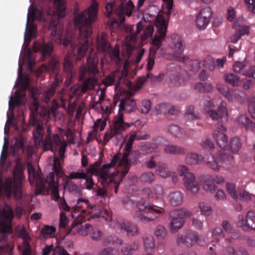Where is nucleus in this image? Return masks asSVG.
<instances>
[{
    "label": "nucleus",
    "mask_w": 255,
    "mask_h": 255,
    "mask_svg": "<svg viewBox=\"0 0 255 255\" xmlns=\"http://www.w3.org/2000/svg\"><path fill=\"white\" fill-rule=\"evenodd\" d=\"M98 10V5L96 2H93L90 6L83 12L76 13L74 17V26L76 29H78L79 35L78 38V43L74 42L72 33L67 31L63 37V28H58L59 24L58 19L52 18L50 21L48 26V31L50 32L51 41L46 43L43 41L42 43L34 42L33 49L35 52L40 51L42 61L45 60L48 57L51 56L53 50L52 40L57 43L62 44L64 46L70 44L71 53H69L65 57L63 62V69L68 74L67 78L65 82V84L69 85L70 80L76 71L73 64L72 54L75 55V51L77 48L76 53L77 60H81L84 57L89 48V37L92 33V24L97 19Z\"/></svg>",
    "instance_id": "1"
},
{
    "label": "nucleus",
    "mask_w": 255,
    "mask_h": 255,
    "mask_svg": "<svg viewBox=\"0 0 255 255\" xmlns=\"http://www.w3.org/2000/svg\"><path fill=\"white\" fill-rule=\"evenodd\" d=\"M87 66L84 64L80 66L79 80L83 81L85 79L87 73L92 77L87 78L84 81L82 86V90L83 92L94 88L95 84L97 82V78L95 76L99 73L98 68V58L95 54L90 53L87 57Z\"/></svg>",
    "instance_id": "2"
},
{
    "label": "nucleus",
    "mask_w": 255,
    "mask_h": 255,
    "mask_svg": "<svg viewBox=\"0 0 255 255\" xmlns=\"http://www.w3.org/2000/svg\"><path fill=\"white\" fill-rule=\"evenodd\" d=\"M138 211L134 215V218L142 222L147 223L154 221L157 217L152 215L154 213L158 215H164V208L155 205H149L143 199L137 202L136 204Z\"/></svg>",
    "instance_id": "3"
},
{
    "label": "nucleus",
    "mask_w": 255,
    "mask_h": 255,
    "mask_svg": "<svg viewBox=\"0 0 255 255\" xmlns=\"http://www.w3.org/2000/svg\"><path fill=\"white\" fill-rule=\"evenodd\" d=\"M120 158V153L114 155L110 163L103 165L101 168L98 169L94 164H92L88 168L87 173L92 174H96L99 178V180L103 187L108 185L109 183L113 180L112 176H110V169L118 165V161Z\"/></svg>",
    "instance_id": "4"
},
{
    "label": "nucleus",
    "mask_w": 255,
    "mask_h": 255,
    "mask_svg": "<svg viewBox=\"0 0 255 255\" xmlns=\"http://www.w3.org/2000/svg\"><path fill=\"white\" fill-rule=\"evenodd\" d=\"M14 211L11 207L6 203L0 212V242L7 240V233L12 232V222L14 219Z\"/></svg>",
    "instance_id": "5"
},
{
    "label": "nucleus",
    "mask_w": 255,
    "mask_h": 255,
    "mask_svg": "<svg viewBox=\"0 0 255 255\" xmlns=\"http://www.w3.org/2000/svg\"><path fill=\"white\" fill-rule=\"evenodd\" d=\"M136 109V103L134 100L130 98H126L120 100L119 109V118L115 122V127L117 130H125L129 128L132 124L126 123L124 121L123 111L127 113L134 112Z\"/></svg>",
    "instance_id": "6"
},
{
    "label": "nucleus",
    "mask_w": 255,
    "mask_h": 255,
    "mask_svg": "<svg viewBox=\"0 0 255 255\" xmlns=\"http://www.w3.org/2000/svg\"><path fill=\"white\" fill-rule=\"evenodd\" d=\"M47 134L45 137V150H50L52 152L58 150L59 156L62 159L64 157L67 142L61 139L57 134H55L52 137L51 136V130L49 127L47 129Z\"/></svg>",
    "instance_id": "7"
},
{
    "label": "nucleus",
    "mask_w": 255,
    "mask_h": 255,
    "mask_svg": "<svg viewBox=\"0 0 255 255\" xmlns=\"http://www.w3.org/2000/svg\"><path fill=\"white\" fill-rule=\"evenodd\" d=\"M6 197L10 198L13 193L14 198L16 200H21L24 196L22 182L20 178L19 179L6 178L4 188Z\"/></svg>",
    "instance_id": "8"
},
{
    "label": "nucleus",
    "mask_w": 255,
    "mask_h": 255,
    "mask_svg": "<svg viewBox=\"0 0 255 255\" xmlns=\"http://www.w3.org/2000/svg\"><path fill=\"white\" fill-rule=\"evenodd\" d=\"M185 161L188 164L190 165L198 164L205 161L207 165L214 170H218L220 167L214 156H211V160H210L208 157H203L196 153H189L186 155Z\"/></svg>",
    "instance_id": "9"
},
{
    "label": "nucleus",
    "mask_w": 255,
    "mask_h": 255,
    "mask_svg": "<svg viewBox=\"0 0 255 255\" xmlns=\"http://www.w3.org/2000/svg\"><path fill=\"white\" fill-rule=\"evenodd\" d=\"M28 180L31 185L35 182L36 194H44L47 190V181L43 179L41 175L35 172L34 167L31 165H28Z\"/></svg>",
    "instance_id": "10"
},
{
    "label": "nucleus",
    "mask_w": 255,
    "mask_h": 255,
    "mask_svg": "<svg viewBox=\"0 0 255 255\" xmlns=\"http://www.w3.org/2000/svg\"><path fill=\"white\" fill-rule=\"evenodd\" d=\"M136 139V134H130L126 143L125 150L122 158H120L118 161V165L123 167L122 173L123 176H125L128 172L130 168V162L128 160V156L132 148V145L133 141Z\"/></svg>",
    "instance_id": "11"
},
{
    "label": "nucleus",
    "mask_w": 255,
    "mask_h": 255,
    "mask_svg": "<svg viewBox=\"0 0 255 255\" xmlns=\"http://www.w3.org/2000/svg\"><path fill=\"white\" fill-rule=\"evenodd\" d=\"M169 215L171 219L169 225V229L171 233H176L183 227L185 223L186 212L183 209H175L171 211Z\"/></svg>",
    "instance_id": "12"
},
{
    "label": "nucleus",
    "mask_w": 255,
    "mask_h": 255,
    "mask_svg": "<svg viewBox=\"0 0 255 255\" xmlns=\"http://www.w3.org/2000/svg\"><path fill=\"white\" fill-rule=\"evenodd\" d=\"M85 213V210H81L80 213L75 217L76 219L72 224V229L76 230L79 234L82 236L87 235L92 230V226L89 223H86L84 225H82V223L86 220L84 217Z\"/></svg>",
    "instance_id": "13"
},
{
    "label": "nucleus",
    "mask_w": 255,
    "mask_h": 255,
    "mask_svg": "<svg viewBox=\"0 0 255 255\" xmlns=\"http://www.w3.org/2000/svg\"><path fill=\"white\" fill-rule=\"evenodd\" d=\"M171 39L170 46L173 51L175 59L178 61L184 62L188 58L183 54L185 45L182 38L178 34H174L172 35Z\"/></svg>",
    "instance_id": "14"
},
{
    "label": "nucleus",
    "mask_w": 255,
    "mask_h": 255,
    "mask_svg": "<svg viewBox=\"0 0 255 255\" xmlns=\"http://www.w3.org/2000/svg\"><path fill=\"white\" fill-rule=\"evenodd\" d=\"M158 32L156 34L152 40V44L155 48L154 54L160 47L162 41L165 38L167 29V22L164 17L159 18L158 20Z\"/></svg>",
    "instance_id": "15"
},
{
    "label": "nucleus",
    "mask_w": 255,
    "mask_h": 255,
    "mask_svg": "<svg viewBox=\"0 0 255 255\" xmlns=\"http://www.w3.org/2000/svg\"><path fill=\"white\" fill-rule=\"evenodd\" d=\"M82 202H83L85 204L87 208H89L90 209H92L93 208L90 205L89 200L84 198L78 199L77 202L76 206L72 208H71L67 205L64 198L61 199L60 202L58 203V205L60 209L63 210L66 212H71L72 217L74 218L77 216L76 214L78 213H80L81 210H82L81 209L82 206L80 204Z\"/></svg>",
    "instance_id": "16"
},
{
    "label": "nucleus",
    "mask_w": 255,
    "mask_h": 255,
    "mask_svg": "<svg viewBox=\"0 0 255 255\" xmlns=\"http://www.w3.org/2000/svg\"><path fill=\"white\" fill-rule=\"evenodd\" d=\"M198 239L199 237L196 232L187 231L178 235L177 244L179 246L185 245L187 247H191L198 242Z\"/></svg>",
    "instance_id": "17"
},
{
    "label": "nucleus",
    "mask_w": 255,
    "mask_h": 255,
    "mask_svg": "<svg viewBox=\"0 0 255 255\" xmlns=\"http://www.w3.org/2000/svg\"><path fill=\"white\" fill-rule=\"evenodd\" d=\"M204 113L206 114L213 121L221 120V124L226 122L228 118V113L226 104L223 102L219 106L217 111L208 110H204ZM220 124V123H219Z\"/></svg>",
    "instance_id": "18"
},
{
    "label": "nucleus",
    "mask_w": 255,
    "mask_h": 255,
    "mask_svg": "<svg viewBox=\"0 0 255 255\" xmlns=\"http://www.w3.org/2000/svg\"><path fill=\"white\" fill-rule=\"evenodd\" d=\"M212 15V11L210 7H206L202 8L196 16V24L198 28L200 30H204L206 28L209 24Z\"/></svg>",
    "instance_id": "19"
},
{
    "label": "nucleus",
    "mask_w": 255,
    "mask_h": 255,
    "mask_svg": "<svg viewBox=\"0 0 255 255\" xmlns=\"http://www.w3.org/2000/svg\"><path fill=\"white\" fill-rule=\"evenodd\" d=\"M216 127L218 129L214 130L212 133L213 137L222 149H226V147L228 146V139L227 135L223 132L226 131L227 128L223 124L220 123L216 124Z\"/></svg>",
    "instance_id": "20"
},
{
    "label": "nucleus",
    "mask_w": 255,
    "mask_h": 255,
    "mask_svg": "<svg viewBox=\"0 0 255 255\" xmlns=\"http://www.w3.org/2000/svg\"><path fill=\"white\" fill-rule=\"evenodd\" d=\"M31 123L36 128L33 131V136L36 146L43 145L45 150V138H43L44 129L42 124L37 122V119L34 116L31 118Z\"/></svg>",
    "instance_id": "21"
},
{
    "label": "nucleus",
    "mask_w": 255,
    "mask_h": 255,
    "mask_svg": "<svg viewBox=\"0 0 255 255\" xmlns=\"http://www.w3.org/2000/svg\"><path fill=\"white\" fill-rule=\"evenodd\" d=\"M183 181L187 191L194 194L198 192L199 186L193 173H186L183 178Z\"/></svg>",
    "instance_id": "22"
},
{
    "label": "nucleus",
    "mask_w": 255,
    "mask_h": 255,
    "mask_svg": "<svg viewBox=\"0 0 255 255\" xmlns=\"http://www.w3.org/2000/svg\"><path fill=\"white\" fill-rule=\"evenodd\" d=\"M164 190L162 186L159 184L155 185L152 190L149 187L142 190V194L149 199L159 200L163 197Z\"/></svg>",
    "instance_id": "23"
},
{
    "label": "nucleus",
    "mask_w": 255,
    "mask_h": 255,
    "mask_svg": "<svg viewBox=\"0 0 255 255\" xmlns=\"http://www.w3.org/2000/svg\"><path fill=\"white\" fill-rule=\"evenodd\" d=\"M62 81L63 78L61 75H59L58 73H56L54 81L52 82L50 88H48L43 94L44 102L48 103L49 102L51 98L53 97L55 93L56 88Z\"/></svg>",
    "instance_id": "24"
},
{
    "label": "nucleus",
    "mask_w": 255,
    "mask_h": 255,
    "mask_svg": "<svg viewBox=\"0 0 255 255\" xmlns=\"http://www.w3.org/2000/svg\"><path fill=\"white\" fill-rule=\"evenodd\" d=\"M121 232L126 234L128 236H137L138 235V228L134 224L126 221H122V223L120 225Z\"/></svg>",
    "instance_id": "25"
},
{
    "label": "nucleus",
    "mask_w": 255,
    "mask_h": 255,
    "mask_svg": "<svg viewBox=\"0 0 255 255\" xmlns=\"http://www.w3.org/2000/svg\"><path fill=\"white\" fill-rule=\"evenodd\" d=\"M168 131L173 136L180 139H187L189 137L190 134L185 129L178 126L171 124L168 126Z\"/></svg>",
    "instance_id": "26"
},
{
    "label": "nucleus",
    "mask_w": 255,
    "mask_h": 255,
    "mask_svg": "<svg viewBox=\"0 0 255 255\" xmlns=\"http://www.w3.org/2000/svg\"><path fill=\"white\" fill-rule=\"evenodd\" d=\"M240 224L244 230H255V212L249 211L247 214L246 220L243 219Z\"/></svg>",
    "instance_id": "27"
},
{
    "label": "nucleus",
    "mask_w": 255,
    "mask_h": 255,
    "mask_svg": "<svg viewBox=\"0 0 255 255\" xmlns=\"http://www.w3.org/2000/svg\"><path fill=\"white\" fill-rule=\"evenodd\" d=\"M167 199L170 205L173 207L181 206L184 200V194L181 191H176L170 193Z\"/></svg>",
    "instance_id": "28"
},
{
    "label": "nucleus",
    "mask_w": 255,
    "mask_h": 255,
    "mask_svg": "<svg viewBox=\"0 0 255 255\" xmlns=\"http://www.w3.org/2000/svg\"><path fill=\"white\" fill-rule=\"evenodd\" d=\"M163 151L167 154L174 155H183L186 153V150L183 147L172 144L165 145Z\"/></svg>",
    "instance_id": "29"
},
{
    "label": "nucleus",
    "mask_w": 255,
    "mask_h": 255,
    "mask_svg": "<svg viewBox=\"0 0 255 255\" xmlns=\"http://www.w3.org/2000/svg\"><path fill=\"white\" fill-rule=\"evenodd\" d=\"M238 124L244 127L246 130L255 131V123L245 114L240 115L238 118Z\"/></svg>",
    "instance_id": "30"
},
{
    "label": "nucleus",
    "mask_w": 255,
    "mask_h": 255,
    "mask_svg": "<svg viewBox=\"0 0 255 255\" xmlns=\"http://www.w3.org/2000/svg\"><path fill=\"white\" fill-rule=\"evenodd\" d=\"M134 8V5L131 0H129L127 3H121L117 9V12L120 16L124 14H126L128 16H130Z\"/></svg>",
    "instance_id": "31"
},
{
    "label": "nucleus",
    "mask_w": 255,
    "mask_h": 255,
    "mask_svg": "<svg viewBox=\"0 0 255 255\" xmlns=\"http://www.w3.org/2000/svg\"><path fill=\"white\" fill-rule=\"evenodd\" d=\"M52 252L53 255H70L62 247L54 248L53 245H46L42 251V255H49Z\"/></svg>",
    "instance_id": "32"
},
{
    "label": "nucleus",
    "mask_w": 255,
    "mask_h": 255,
    "mask_svg": "<svg viewBox=\"0 0 255 255\" xmlns=\"http://www.w3.org/2000/svg\"><path fill=\"white\" fill-rule=\"evenodd\" d=\"M249 34V27L248 26H240L236 29V32L231 36V41L233 43H237L243 36Z\"/></svg>",
    "instance_id": "33"
},
{
    "label": "nucleus",
    "mask_w": 255,
    "mask_h": 255,
    "mask_svg": "<svg viewBox=\"0 0 255 255\" xmlns=\"http://www.w3.org/2000/svg\"><path fill=\"white\" fill-rule=\"evenodd\" d=\"M225 149H222L217 154V160L223 165H228L233 160V156L227 152Z\"/></svg>",
    "instance_id": "34"
},
{
    "label": "nucleus",
    "mask_w": 255,
    "mask_h": 255,
    "mask_svg": "<svg viewBox=\"0 0 255 255\" xmlns=\"http://www.w3.org/2000/svg\"><path fill=\"white\" fill-rule=\"evenodd\" d=\"M242 142L240 138L238 136L232 137L228 143V146L226 149L230 150L233 153H237L241 149Z\"/></svg>",
    "instance_id": "35"
},
{
    "label": "nucleus",
    "mask_w": 255,
    "mask_h": 255,
    "mask_svg": "<svg viewBox=\"0 0 255 255\" xmlns=\"http://www.w3.org/2000/svg\"><path fill=\"white\" fill-rule=\"evenodd\" d=\"M143 241L144 244V249L147 253V254H151L154 248V241L153 237L152 235H146L143 237Z\"/></svg>",
    "instance_id": "36"
},
{
    "label": "nucleus",
    "mask_w": 255,
    "mask_h": 255,
    "mask_svg": "<svg viewBox=\"0 0 255 255\" xmlns=\"http://www.w3.org/2000/svg\"><path fill=\"white\" fill-rule=\"evenodd\" d=\"M194 89L201 93H206L211 92L213 87L209 83L197 82L194 85Z\"/></svg>",
    "instance_id": "37"
},
{
    "label": "nucleus",
    "mask_w": 255,
    "mask_h": 255,
    "mask_svg": "<svg viewBox=\"0 0 255 255\" xmlns=\"http://www.w3.org/2000/svg\"><path fill=\"white\" fill-rule=\"evenodd\" d=\"M184 118L187 121H193L196 120H200V116L198 112L195 111V107L190 106L187 109Z\"/></svg>",
    "instance_id": "38"
},
{
    "label": "nucleus",
    "mask_w": 255,
    "mask_h": 255,
    "mask_svg": "<svg viewBox=\"0 0 255 255\" xmlns=\"http://www.w3.org/2000/svg\"><path fill=\"white\" fill-rule=\"evenodd\" d=\"M156 172L160 176L164 178L170 176V172L168 170L167 164L162 162L157 163Z\"/></svg>",
    "instance_id": "39"
},
{
    "label": "nucleus",
    "mask_w": 255,
    "mask_h": 255,
    "mask_svg": "<svg viewBox=\"0 0 255 255\" xmlns=\"http://www.w3.org/2000/svg\"><path fill=\"white\" fill-rule=\"evenodd\" d=\"M91 214L92 218H98L102 217L105 220H109L110 219V211L107 209H104L103 210L100 209H94L92 211H89Z\"/></svg>",
    "instance_id": "40"
},
{
    "label": "nucleus",
    "mask_w": 255,
    "mask_h": 255,
    "mask_svg": "<svg viewBox=\"0 0 255 255\" xmlns=\"http://www.w3.org/2000/svg\"><path fill=\"white\" fill-rule=\"evenodd\" d=\"M224 79L227 83L234 87L239 86L241 84L240 77L233 73H226Z\"/></svg>",
    "instance_id": "41"
},
{
    "label": "nucleus",
    "mask_w": 255,
    "mask_h": 255,
    "mask_svg": "<svg viewBox=\"0 0 255 255\" xmlns=\"http://www.w3.org/2000/svg\"><path fill=\"white\" fill-rule=\"evenodd\" d=\"M213 177L211 176H207L205 177L204 183V189L210 193H213L216 190V185L213 181Z\"/></svg>",
    "instance_id": "42"
},
{
    "label": "nucleus",
    "mask_w": 255,
    "mask_h": 255,
    "mask_svg": "<svg viewBox=\"0 0 255 255\" xmlns=\"http://www.w3.org/2000/svg\"><path fill=\"white\" fill-rule=\"evenodd\" d=\"M155 179L156 176L151 171L144 172L139 177L140 181L144 183L151 184Z\"/></svg>",
    "instance_id": "43"
},
{
    "label": "nucleus",
    "mask_w": 255,
    "mask_h": 255,
    "mask_svg": "<svg viewBox=\"0 0 255 255\" xmlns=\"http://www.w3.org/2000/svg\"><path fill=\"white\" fill-rule=\"evenodd\" d=\"M138 248V244L133 242L131 244H125L122 249V252L124 255H131L133 251L136 250Z\"/></svg>",
    "instance_id": "44"
},
{
    "label": "nucleus",
    "mask_w": 255,
    "mask_h": 255,
    "mask_svg": "<svg viewBox=\"0 0 255 255\" xmlns=\"http://www.w3.org/2000/svg\"><path fill=\"white\" fill-rule=\"evenodd\" d=\"M119 74V71H115L108 76H107L102 81V84L106 86H110L114 84L116 79L118 78V75Z\"/></svg>",
    "instance_id": "45"
},
{
    "label": "nucleus",
    "mask_w": 255,
    "mask_h": 255,
    "mask_svg": "<svg viewBox=\"0 0 255 255\" xmlns=\"http://www.w3.org/2000/svg\"><path fill=\"white\" fill-rule=\"evenodd\" d=\"M201 146L203 150L210 153L211 156H213L212 151L214 149V144L211 139L206 138L201 142Z\"/></svg>",
    "instance_id": "46"
},
{
    "label": "nucleus",
    "mask_w": 255,
    "mask_h": 255,
    "mask_svg": "<svg viewBox=\"0 0 255 255\" xmlns=\"http://www.w3.org/2000/svg\"><path fill=\"white\" fill-rule=\"evenodd\" d=\"M60 64L58 60L55 57H52L49 61L48 68L53 73H56L59 69Z\"/></svg>",
    "instance_id": "47"
},
{
    "label": "nucleus",
    "mask_w": 255,
    "mask_h": 255,
    "mask_svg": "<svg viewBox=\"0 0 255 255\" xmlns=\"http://www.w3.org/2000/svg\"><path fill=\"white\" fill-rule=\"evenodd\" d=\"M128 62L125 61L124 64V65H123V69H122V73H121V76H119V75H118V79L116 81V84L115 85L116 89L120 85L121 81L122 78L123 77H126L128 76Z\"/></svg>",
    "instance_id": "48"
},
{
    "label": "nucleus",
    "mask_w": 255,
    "mask_h": 255,
    "mask_svg": "<svg viewBox=\"0 0 255 255\" xmlns=\"http://www.w3.org/2000/svg\"><path fill=\"white\" fill-rule=\"evenodd\" d=\"M166 142V138L161 136H157L153 138L151 144L155 150H156V149Z\"/></svg>",
    "instance_id": "49"
},
{
    "label": "nucleus",
    "mask_w": 255,
    "mask_h": 255,
    "mask_svg": "<svg viewBox=\"0 0 255 255\" xmlns=\"http://www.w3.org/2000/svg\"><path fill=\"white\" fill-rule=\"evenodd\" d=\"M104 233L98 228H93L90 232V237L92 240L95 241H100L103 239Z\"/></svg>",
    "instance_id": "50"
},
{
    "label": "nucleus",
    "mask_w": 255,
    "mask_h": 255,
    "mask_svg": "<svg viewBox=\"0 0 255 255\" xmlns=\"http://www.w3.org/2000/svg\"><path fill=\"white\" fill-rule=\"evenodd\" d=\"M154 234L157 238L163 239L167 235V231L163 225H158L155 229Z\"/></svg>",
    "instance_id": "51"
},
{
    "label": "nucleus",
    "mask_w": 255,
    "mask_h": 255,
    "mask_svg": "<svg viewBox=\"0 0 255 255\" xmlns=\"http://www.w3.org/2000/svg\"><path fill=\"white\" fill-rule=\"evenodd\" d=\"M242 94H243V92L239 90H231L230 92V95H229L231 99L227 98V99L230 102L239 101Z\"/></svg>",
    "instance_id": "52"
},
{
    "label": "nucleus",
    "mask_w": 255,
    "mask_h": 255,
    "mask_svg": "<svg viewBox=\"0 0 255 255\" xmlns=\"http://www.w3.org/2000/svg\"><path fill=\"white\" fill-rule=\"evenodd\" d=\"M26 30L30 37L33 38L35 36L37 31V28L36 26L34 24V21H32V20H29V21L28 23V21L27 20Z\"/></svg>",
    "instance_id": "53"
},
{
    "label": "nucleus",
    "mask_w": 255,
    "mask_h": 255,
    "mask_svg": "<svg viewBox=\"0 0 255 255\" xmlns=\"http://www.w3.org/2000/svg\"><path fill=\"white\" fill-rule=\"evenodd\" d=\"M216 88L218 91L220 92L223 95H224L226 99L230 98L229 97L230 91L229 87L225 84H217L216 85Z\"/></svg>",
    "instance_id": "54"
},
{
    "label": "nucleus",
    "mask_w": 255,
    "mask_h": 255,
    "mask_svg": "<svg viewBox=\"0 0 255 255\" xmlns=\"http://www.w3.org/2000/svg\"><path fill=\"white\" fill-rule=\"evenodd\" d=\"M199 207L201 213L205 216H210L212 213L213 210L211 206L204 202L200 203Z\"/></svg>",
    "instance_id": "55"
},
{
    "label": "nucleus",
    "mask_w": 255,
    "mask_h": 255,
    "mask_svg": "<svg viewBox=\"0 0 255 255\" xmlns=\"http://www.w3.org/2000/svg\"><path fill=\"white\" fill-rule=\"evenodd\" d=\"M226 187L227 192L232 196L233 198L236 200L238 198V195L236 190V185L232 183H227Z\"/></svg>",
    "instance_id": "56"
},
{
    "label": "nucleus",
    "mask_w": 255,
    "mask_h": 255,
    "mask_svg": "<svg viewBox=\"0 0 255 255\" xmlns=\"http://www.w3.org/2000/svg\"><path fill=\"white\" fill-rule=\"evenodd\" d=\"M87 173H85L84 170L80 172H71L68 176V178L71 179H83L86 178Z\"/></svg>",
    "instance_id": "57"
},
{
    "label": "nucleus",
    "mask_w": 255,
    "mask_h": 255,
    "mask_svg": "<svg viewBox=\"0 0 255 255\" xmlns=\"http://www.w3.org/2000/svg\"><path fill=\"white\" fill-rule=\"evenodd\" d=\"M200 105L202 107L203 112L204 113V110H210L213 104L212 102L210 100V98L208 97H204L200 102Z\"/></svg>",
    "instance_id": "58"
},
{
    "label": "nucleus",
    "mask_w": 255,
    "mask_h": 255,
    "mask_svg": "<svg viewBox=\"0 0 255 255\" xmlns=\"http://www.w3.org/2000/svg\"><path fill=\"white\" fill-rule=\"evenodd\" d=\"M98 43L99 48L103 52L108 51L111 48L109 43L104 37H102Z\"/></svg>",
    "instance_id": "59"
},
{
    "label": "nucleus",
    "mask_w": 255,
    "mask_h": 255,
    "mask_svg": "<svg viewBox=\"0 0 255 255\" xmlns=\"http://www.w3.org/2000/svg\"><path fill=\"white\" fill-rule=\"evenodd\" d=\"M85 179V183L82 185V188L91 190L93 189L94 185V182L92 176H88L86 175V178H84Z\"/></svg>",
    "instance_id": "60"
},
{
    "label": "nucleus",
    "mask_w": 255,
    "mask_h": 255,
    "mask_svg": "<svg viewBox=\"0 0 255 255\" xmlns=\"http://www.w3.org/2000/svg\"><path fill=\"white\" fill-rule=\"evenodd\" d=\"M53 169L57 175H61L63 173L59 159L57 157L54 159Z\"/></svg>",
    "instance_id": "61"
},
{
    "label": "nucleus",
    "mask_w": 255,
    "mask_h": 255,
    "mask_svg": "<svg viewBox=\"0 0 255 255\" xmlns=\"http://www.w3.org/2000/svg\"><path fill=\"white\" fill-rule=\"evenodd\" d=\"M105 244H115L117 243L121 245L123 243V240L119 239L116 236H108L103 240Z\"/></svg>",
    "instance_id": "62"
},
{
    "label": "nucleus",
    "mask_w": 255,
    "mask_h": 255,
    "mask_svg": "<svg viewBox=\"0 0 255 255\" xmlns=\"http://www.w3.org/2000/svg\"><path fill=\"white\" fill-rule=\"evenodd\" d=\"M56 232V229L53 226L45 225L41 231V234L44 236H49Z\"/></svg>",
    "instance_id": "63"
},
{
    "label": "nucleus",
    "mask_w": 255,
    "mask_h": 255,
    "mask_svg": "<svg viewBox=\"0 0 255 255\" xmlns=\"http://www.w3.org/2000/svg\"><path fill=\"white\" fill-rule=\"evenodd\" d=\"M98 255H118V251L115 248L107 247L102 250Z\"/></svg>",
    "instance_id": "64"
}]
</instances>
